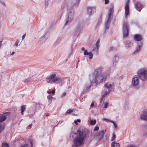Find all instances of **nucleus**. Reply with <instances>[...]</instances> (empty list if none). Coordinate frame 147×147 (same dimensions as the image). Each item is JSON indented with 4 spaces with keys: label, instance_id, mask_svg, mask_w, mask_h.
<instances>
[{
    "label": "nucleus",
    "instance_id": "obj_1",
    "mask_svg": "<svg viewBox=\"0 0 147 147\" xmlns=\"http://www.w3.org/2000/svg\"><path fill=\"white\" fill-rule=\"evenodd\" d=\"M87 132L84 130H78L77 133H73L71 135L74 139V143L72 147H78L82 146L84 139L86 136Z\"/></svg>",
    "mask_w": 147,
    "mask_h": 147
},
{
    "label": "nucleus",
    "instance_id": "obj_2",
    "mask_svg": "<svg viewBox=\"0 0 147 147\" xmlns=\"http://www.w3.org/2000/svg\"><path fill=\"white\" fill-rule=\"evenodd\" d=\"M102 68L99 67L96 69L94 74L90 77V80L92 82H95L96 85L105 81L106 77H103L102 74Z\"/></svg>",
    "mask_w": 147,
    "mask_h": 147
},
{
    "label": "nucleus",
    "instance_id": "obj_3",
    "mask_svg": "<svg viewBox=\"0 0 147 147\" xmlns=\"http://www.w3.org/2000/svg\"><path fill=\"white\" fill-rule=\"evenodd\" d=\"M114 90V86L110 84L107 83L105 85L104 87V89L102 97L100 99V104H102L103 98L107 94L109 93L110 91H113Z\"/></svg>",
    "mask_w": 147,
    "mask_h": 147
},
{
    "label": "nucleus",
    "instance_id": "obj_4",
    "mask_svg": "<svg viewBox=\"0 0 147 147\" xmlns=\"http://www.w3.org/2000/svg\"><path fill=\"white\" fill-rule=\"evenodd\" d=\"M56 74H53L51 75L50 77L47 79V80L48 83H52L54 82L56 84H61L60 86L63 81V79L59 77H56Z\"/></svg>",
    "mask_w": 147,
    "mask_h": 147
},
{
    "label": "nucleus",
    "instance_id": "obj_5",
    "mask_svg": "<svg viewBox=\"0 0 147 147\" xmlns=\"http://www.w3.org/2000/svg\"><path fill=\"white\" fill-rule=\"evenodd\" d=\"M137 76L142 81H145L147 78V69L144 68L139 69L138 71Z\"/></svg>",
    "mask_w": 147,
    "mask_h": 147
},
{
    "label": "nucleus",
    "instance_id": "obj_6",
    "mask_svg": "<svg viewBox=\"0 0 147 147\" xmlns=\"http://www.w3.org/2000/svg\"><path fill=\"white\" fill-rule=\"evenodd\" d=\"M84 25L82 23H78L76 26L74 28L72 32L74 36H76L81 33L83 30Z\"/></svg>",
    "mask_w": 147,
    "mask_h": 147
},
{
    "label": "nucleus",
    "instance_id": "obj_7",
    "mask_svg": "<svg viewBox=\"0 0 147 147\" xmlns=\"http://www.w3.org/2000/svg\"><path fill=\"white\" fill-rule=\"evenodd\" d=\"M68 10L69 14L65 24V25L68 24L74 18V12L72 8H69V7H68Z\"/></svg>",
    "mask_w": 147,
    "mask_h": 147
},
{
    "label": "nucleus",
    "instance_id": "obj_8",
    "mask_svg": "<svg viewBox=\"0 0 147 147\" xmlns=\"http://www.w3.org/2000/svg\"><path fill=\"white\" fill-rule=\"evenodd\" d=\"M129 26L127 22L124 21L123 25V37H127L128 35Z\"/></svg>",
    "mask_w": 147,
    "mask_h": 147
},
{
    "label": "nucleus",
    "instance_id": "obj_9",
    "mask_svg": "<svg viewBox=\"0 0 147 147\" xmlns=\"http://www.w3.org/2000/svg\"><path fill=\"white\" fill-rule=\"evenodd\" d=\"M105 132V131L104 130L101 131H98L95 134V137H96L97 140L99 141L103 138Z\"/></svg>",
    "mask_w": 147,
    "mask_h": 147
},
{
    "label": "nucleus",
    "instance_id": "obj_10",
    "mask_svg": "<svg viewBox=\"0 0 147 147\" xmlns=\"http://www.w3.org/2000/svg\"><path fill=\"white\" fill-rule=\"evenodd\" d=\"M87 10L88 14L90 15L93 14L96 11V8L94 7H88L87 8Z\"/></svg>",
    "mask_w": 147,
    "mask_h": 147
},
{
    "label": "nucleus",
    "instance_id": "obj_11",
    "mask_svg": "<svg viewBox=\"0 0 147 147\" xmlns=\"http://www.w3.org/2000/svg\"><path fill=\"white\" fill-rule=\"evenodd\" d=\"M129 12V4L128 2H127L125 4V17L127 18L128 16Z\"/></svg>",
    "mask_w": 147,
    "mask_h": 147
},
{
    "label": "nucleus",
    "instance_id": "obj_12",
    "mask_svg": "<svg viewBox=\"0 0 147 147\" xmlns=\"http://www.w3.org/2000/svg\"><path fill=\"white\" fill-rule=\"evenodd\" d=\"M8 113H3V114H0V123L4 121L7 118L6 114Z\"/></svg>",
    "mask_w": 147,
    "mask_h": 147
},
{
    "label": "nucleus",
    "instance_id": "obj_13",
    "mask_svg": "<svg viewBox=\"0 0 147 147\" xmlns=\"http://www.w3.org/2000/svg\"><path fill=\"white\" fill-rule=\"evenodd\" d=\"M142 6V4L140 2H136L135 3V8L138 10L139 11H140L141 8Z\"/></svg>",
    "mask_w": 147,
    "mask_h": 147
},
{
    "label": "nucleus",
    "instance_id": "obj_14",
    "mask_svg": "<svg viewBox=\"0 0 147 147\" xmlns=\"http://www.w3.org/2000/svg\"><path fill=\"white\" fill-rule=\"evenodd\" d=\"M111 16H108L107 19L105 23V27L106 29H108L109 26V25L110 24Z\"/></svg>",
    "mask_w": 147,
    "mask_h": 147
},
{
    "label": "nucleus",
    "instance_id": "obj_15",
    "mask_svg": "<svg viewBox=\"0 0 147 147\" xmlns=\"http://www.w3.org/2000/svg\"><path fill=\"white\" fill-rule=\"evenodd\" d=\"M140 118L143 120H147V111H144L141 114Z\"/></svg>",
    "mask_w": 147,
    "mask_h": 147
},
{
    "label": "nucleus",
    "instance_id": "obj_16",
    "mask_svg": "<svg viewBox=\"0 0 147 147\" xmlns=\"http://www.w3.org/2000/svg\"><path fill=\"white\" fill-rule=\"evenodd\" d=\"M139 83V80L137 77L134 78L132 79V84L133 86H137Z\"/></svg>",
    "mask_w": 147,
    "mask_h": 147
},
{
    "label": "nucleus",
    "instance_id": "obj_17",
    "mask_svg": "<svg viewBox=\"0 0 147 147\" xmlns=\"http://www.w3.org/2000/svg\"><path fill=\"white\" fill-rule=\"evenodd\" d=\"M114 8V5L113 4H111L110 5L109 8V9L108 15L109 16H111L112 14L113 9Z\"/></svg>",
    "mask_w": 147,
    "mask_h": 147
},
{
    "label": "nucleus",
    "instance_id": "obj_18",
    "mask_svg": "<svg viewBox=\"0 0 147 147\" xmlns=\"http://www.w3.org/2000/svg\"><path fill=\"white\" fill-rule=\"evenodd\" d=\"M142 43L141 42H140V43H138V45L136 49V50L134 52V53L136 54L140 50L142 46Z\"/></svg>",
    "mask_w": 147,
    "mask_h": 147
},
{
    "label": "nucleus",
    "instance_id": "obj_19",
    "mask_svg": "<svg viewBox=\"0 0 147 147\" xmlns=\"http://www.w3.org/2000/svg\"><path fill=\"white\" fill-rule=\"evenodd\" d=\"M134 39L136 41H140L142 39V36L140 34H136L134 36Z\"/></svg>",
    "mask_w": 147,
    "mask_h": 147
},
{
    "label": "nucleus",
    "instance_id": "obj_20",
    "mask_svg": "<svg viewBox=\"0 0 147 147\" xmlns=\"http://www.w3.org/2000/svg\"><path fill=\"white\" fill-rule=\"evenodd\" d=\"M92 81H90L86 84V89L88 91L89 89L90 88V87L92 85Z\"/></svg>",
    "mask_w": 147,
    "mask_h": 147
},
{
    "label": "nucleus",
    "instance_id": "obj_21",
    "mask_svg": "<svg viewBox=\"0 0 147 147\" xmlns=\"http://www.w3.org/2000/svg\"><path fill=\"white\" fill-rule=\"evenodd\" d=\"M120 144L119 143L113 142L111 144L112 147H120Z\"/></svg>",
    "mask_w": 147,
    "mask_h": 147
},
{
    "label": "nucleus",
    "instance_id": "obj_22",
    "mask_svg": "<svg viewBox=\"0 0 147 147\" xmlns=\"http://www.w3.org/2000/svg\"><path fill=\"white\" fill-rule=\"evenodd\" d=\"M47 98L49 101V104H50L52 102V100L53 97L50 95H49L47 96Z\"/></svg>",
    "mask_w": 147,
    "mask_h": 147
},
{
    "label": "nucleus",
    "instance_id": "obj_23",
    "mask_svg": "<svg viewBox=\"0 0 147 147\" xmlns=\"http://www.w3.org/2000/svg\"><path fill=\"white\" fill-rule=\"evenodd\" d=\"M5 127V124L3 123H0V133L3 129Z\"/></svg>",
    "mask_w": 147,
    "mask_h": 147
},
{
    "label": "nucleus",
    "instance_id": "obj_24",
    "mask_svg": "<svg viewBox=\"0 0 147 147\" xmlns=\"http://www.w3.org/2000/svg\"><path fill=\"white\" fill-rule=\"evenodd\" d=\"M125 46L127 48H129L131 45L132 44L131 42L128 41L126 42Z\"/></svg>",
    "mask_w": 147,
    "mask_h": 147
},
{
    "label": "nucleus",
    "instance_id": "obj_25",
    "mask_svg": "<svg viewBox=\"0 0 147 147\" xmlns=\"http://www.w3.org/2000/svg\"><path fill=\"white\" fill-rule=\"evenodd\" d=\"M32 77H31L30 78H27L24 81V82L25 83L30 82L32 81Z\"/></svg>",
    "mask_w": 147,
    "mask_h": 147
},
{
    "label": "nucleus",
    "instance_id": "obj_26",
    "mask_svg": "<svg viewBox=\"0 0 147 147\" xmlns=\"http://www.w3.org/2000/svg\"><path fill=\"white\" fill-rule=\"evenodd\" d=\"M119 59V57L117 56H115L114 58V62L113 63V65H114V63L115 62V64H116V63L118 61Z\"/></svg>",
    "mask_w": 147,
    "mask_h": 147
},
{
    "label": "nucleus",
    "instance_id": "obj_27",
    "mask_svg": "<svg viewBox=\"0 0 147 147\" xmlns=\"http://www.w3.org/2000/svg\"><path fill=\"white\" fill-rule=\"evenodd\" d=\"M25 105H23L21 107V113L22 115H23V112L25 109Z\"/></svg>",
    "mask_w": 147,
    "mask_h": 147
},
{
    "label": "nucleus",
    "instance_id": "obj_28",
    "mask_svg": "<svg viewBox=\"0 0 147 147\" xmlns=\"http://www.w3.org/2000/svg\"><path fill=\"white\" fill-rule=\"evenodd\" d=\"M88 55L89 58L90 59H92L93 57V55L91 52H89Z\"/></svg>",
    "mask_w": 147,
    "mask_h": 147
},
{
    "label": "nucleus",
    "instance_id": "obj_29",
    "mask_svg": "<svg viewBox=\"0 0 147 147\" xmlns=\"http://www.w3.org/2000/svg\"><path fill=\"white\" fill-rule=\"evenodd\" d=\"M74 109H69L68 110H67V112L66 113H66L67 114H69L70 113H71L74 111Z\"/></svg>",
    "mask_w": 147,
    "mask_h": 147
},
{
    "label": "nucleus",
    "instance_id": "obj_30",
    "mask_svg": "<svg viewBox=\"0 0 147 147\" xmlns=\"http://www.w3.org/2000/svg\"><path fill=\"white\" fill-rule=\"evenodd\" d=\"M96 123V120L93 121L92 120H91L90 121V124L92 125H93L95 124Z\"/></svg>",
    "mask_w": 147,
    "mask_h": 147
},
{
    "label": "nucleus",
    "instance_id": "obj_31",
    "mask_svg": "<svg viewBox=\"0 0 147 147\" xmlns=\"http://www.w3.org/2000/svg\"><path fill=\"white\" fill-rule=\"evenodd\" d=\"M1 147H9V146L7 143H3Z\"/></svg>",
    "mask_w": 147,
    "mask_h": 147
},
{
    "label": "nucleus",
    "instance_id": "obj_32",
    "mask_svg": "<svg viewBox=\"0 0 147 147\" xmlns=\"http://www.w3.org/2000/svg\"><path fill=\"white\" fill-rule=\"evenodd\" d=\"M100 43L99 40H98L96 43V45L97 49H98L99 47V43Z\"/></svg>",
    "mask_w": 147,
    "mask_h": 147
},
{
    "label": "nucleus",
    "instance_id": "obj_33",
    "mask_svg": "<svg viewBox=\"0 0 147 147\" xmlns=\"http://www.w3.org/2000/svg\"><path fill=\"white\" fill-rule=\"evenodd\" d=\"M89 53L88 52L87 50L85 49L84 50V55H88L89 54Z\"/></svg>",
    "mask_w": 147,
    "mask_h": 147
},
{
    "label": "nucleus",
    "instance_id": "obj_34",
    "mask_svg": "<svg viewBox=\"0 0 147 147\" xmlns=\"http://www.w3.org/2000/svg\"><path fill=\"white\" fill-rule=\"evenodd\" d=\"M115 138V135L114 133H113V136L111 138V141H113L114 140Z\"/></svg>",
    "mask_w": 147,
    "mask_h": 147
},
{
    "label": "nucleus",
    "instance_id": "obj_35",
    "mask_svg": "<svg viewBox=\"0 0 147 147\" xmlns=\"http://www.w3.org/2000/svg\"><path fill=\"white\" fill-rule=\"evenodd\" d=\"M111 122L112 123H113L115 127L116 128L117 127V125L116 123L115 122H114L113 121H111Z\"/></svg>",
    "mask_w": 147,
    "mask_h": 147
},
{
    "label": "nucleus",
    "instance_id": "obj_36",
    "mask_svg": "<svg viewBox=\"0 0 147 147\" xmlns=\"http://www.w3.org/2000/svg\"><path fill=\"white\" fill-rule=\"evenodd\" d=\"M66 94V93L65 92H64L61 94V97L62 98L63 97V96H65V95Z\"/></svg>",
    "mask_w": 147,
    "mask_h": 147
},
{
    "label": "nucleus",
    "instance_id": "obj_37",
    "mask_svg": "<svg viewBox=\"0 0 147 147\" xmlns=\"http://www.w3.org/2000/svg\"><path fill=\"white\" fill-rule=\"evenodd\" d=\"M103 119L104 120H105V121H107V122H108V121H109L110 122H111V121H112V120H110L109 119H107V118H103Z\"/></svg>",
    "mask_w": 147,
    "mask_h": 147
},
{
    "label": "nucleus",
    "instance_id": "obj_38",
    "mask_svg": "<svg viewBox=\"0 0 147 147\" xmlns=\"http://www.w3.org/2000/svg\"><path fill=\"white\" fill-rule=\"evenodd\" d=\"M99 129V127H95L94 129V131H98V130Z\"/></svg>",
    "mask_w": 147,
    "mask_h": 147
},
{
    "label": "nucleus",
    "instance_id": "obj_39",
    "mask_svg": "<svg viewBox=\"0 0 147 147\" xmlns=\"http://www.w3.org/2000/svg\"><path fill=\"white\" fill-rule=\"evenodd\" d=\"M114 49V48L113 47H110L109 48V50L110 51H113Z\"/></svg>",
    "mask_w": 147,
    "mask_h": 147
},
{
    "label": "nucleus",
    "instance_id": "obj_40",
    "mask_svg": "<svg viewBox=\"0 0 147 147\" xmlns=\"http://www.w3.org/2000/svg\"><path fill=\"white\" fill-rule=\"evenodd\" d=\"M19 42H20V41L19 40H17L16 41V42L15 43V45H16V46H18V45L19 43Z\"/></svg>",
    "mask_w": 147,
    "mask_h": 147
},
{
    "label": "nucleus",
    "instance_id": "obj_41",
    "mask_svg": "<svg viewBox=\"0 0 147 147\" xmlns=\"http://www.w3.org/2000/svg\"><path fill=\"white\" fill-rule=\"evenodd\" d=\"M108 103H107L105 104V106L104 107V108H106L107 107V106L108 105Z\"/></svg>",
    "mask_w": 147,
    "mask_h": 147
},
{
    "label": "nucleus",
    "instance_id": "obj_42",
    "mask_svg": "<svg viewBox=\"0 0 147 147\" xmlns=\"http://www.w3.org/2000/svg\"><path fill=\"white\" fill-rule=\"evenodd\" d=\"M105 1V4H107L109 3V0H104Z\"/></svg>",
    "mask_w": 147,
    "mask_h": 147
},
{
    "label": "nucleus",
    "instance_id": "obj_43",
    "mask_svg": "<svg viewBox=\"0 0 147 147\" xmlns=\"http://www.w3.org/2000/svg\"><path fill=\"white\" fill-rule=\"evenodd\" d=\"M22 147H28V145L25 144L23 145L22 146Z\"/></svg>",
    "mask_w": 147,
    "mask_h": 147
},
{
    "label": "nucleus",
    "instance_id": "obj_44",
    "mask_svg": "<svg viewBox=\"0 0 147 147\" xmlns=\"http://www.w3.org/2000/svg\"><path fill=\"white\" fill-rule=\"evenodd\" d=\"M25 35H26L25 34L23 35L22 36V40H23L24 38L25 37Z\"/></svg>",
    "mask_w": 147,
    "mask_h": 147
},
{
    "label": "nucleus",
    "instance_id": "obj_45",
    "mask_svg": "<svg viewBox=\"0 0 147 147\" xmlns=\"http://www.w3.org/2000/svg\"><path fill=\"white\" fill-rule=\"evenodd\" d=\"M94 105V103L93 102L92 103L91 105H90V106L91 107H93Z\"/></svg>",
    "mask_w": 147,
    "mask_h": 147
},
{
    "label": "nucleus",
    "instance_id": "obj_46",
    "mask_svg": "<svg viewBox=\"0 0 147 147\" xmlns=\"http://www.w3.org/2000/svg\"><path fill=\"white\" fill-rule=\"evenodd\" d=\"M127 147H135L134 146L132 145H129V146H128Z\"/></svg>",
    "mask_w": 147,
    "mask_h": 147
},
{
    "label": "nucleus",
    "instance_id": "obj_47",
    "mask_svg": "<svg viewBox=\"0 0 147 147\" xmlns=\"http://www.w3.org/2000/svg\"><path fill=\"white\" fill-rule=\"evenodd\" d=\"M81 49L82 51H84L85 50V49L84 47H82V48Z\"/></svg>",
    "mask_w": 147,
    "mask_h": 147
},
{
    "label": "nucleus",
    "instance_id": "obj_48",
    "mask_svg": "<svg viewBox=\"0 0 147 147\" xmlns=\"http://www.w3.org/2000/svg\"><path fill=\"white\" fill-rule=\"evenodd\" d=\"M55 90H52V93H53V94H54V93H55Z\"/></svg>",
    "mask_w": 147,
    "mask_h": 147
},
{
    "label": "nucleus",
    "instance_id": "obj_49",
    "mask_svg": "<svg viewBox=\"0 0 147 147\" xmlns=\"http://www.w3.org/2000/svg\"><path fill=\"white\" fill-rule=\"evenodd\" d=\"M76 121L77 122H80V119H78Z\"/></svg>",
    "mask_w": 147,
    "mask_h": 147
},
{
    "label": "nucleus",
    "instance_id": "obj_50",
    "mask_svg": "<svg viewBox=\"0 0 147 147\" xmlns=\"http://www.w3.org/2000/svg\"><path fill=\"white\" fill-rule=\"evenodd\" d=\"M2 42V41H0V47H1V44Z\"/></svg>",
    "mask_w": 147,
    "mask_h": 147
},
{
    "label": "nucleus",
    "instance_id": "obj_51",
    "mask_svg": "<svg viewBox=\"0 0 147 147\" xmlns=\"http://www.w3.org/2000/svg\"><path fill=\"white\" fill-rule=\"evenodd\" d=\"M30 144L31 145V147H32L33 144H32V142H30Z\"/></svg>",
    "mask_w": 147,
    "mask_h": 147
},
{
    "label": "nucleus",
    "instance_id": "obj_52",
    "mask_svg": "<svg viewBox=\"0 0 147 147\" xmlns=\"http://www.w3.org/2000/svg\"><path fill=\"white\" fill-rule=\"evenodd\" d=\"M32 126V125L31 124L29 125V126L30 127H31Z\"/></svg>",
    "mask_w": 147,
    "mask_h": 147
},
{
    "label": "nucleus",
    "instance_id": "obj_53",
    "mask_svg": "<svg viewBox=\"0 0 147 147\" xmlns=\"http://www.w3.org/2000/svg\"><path fill=\"white\" fill-rule=\"evenodd\" d=\"M14 52L13 51L12 52V53H11V55H13L14 53Z\"/></svg>",
    "mask_w": 147,
    "mask_h": 147
},
{
    "label": "nucleus",
    "instance_id": "obj_54",
    "mask_svg": "<svg viewBox=\"0 0 147 147\" xmlns=\"http://www.w3.org/2000/svg\"><path fill=\"white\" fill-rule=\"evenodd\" d=\"M74 122L76 124H78V123H77V121H75Z\"/></svg>",
    "mask_w": 147,
    "mask_h": 147
},
{
    "label": "nucleus",
    "instance_id": "obj_55",
    "mask_svg": "<svg viewBox=\"0 0 147 147\" xmlns=\"http://www.w3.org/2000/svg\"><path fill=\"white\" fill-rule=\"evenodd\" d=\"M98 21L99 22H101V19H99L98 20Z\"/></svg>",
    "mask_w": 147,
    "mask_h": 147
},
{
    "label": "nucleus",
    "instance_id": "obj_56",
    "mask_svg": "<svg viewBox=\"0 0 147 147\" xmlns=\"http://www.w3.org/2000/svg\"><path fill=\"white\" fill-rule=\"evenodd\" d=\"M47 92L48 93H49V94H51V91H47Z\"/></svg>",
    "mask_w": 147,
    "mask_h": 147
},
{
    "label": "nucleus",
    "instance_id": "obj_57",
    "mask_svg": "<svg viewBox=\"0 0 147 147\" xmlns=\"http://www.w3.org/2000/svg\"><path fill=\"white\" fill-rule=\"evenodd\" d=\"M36 105H37V104L38 105H39V106H40V104H39V103H38V104H37V103H36Z\"/></svg>",
    "mask_w": 147,
    "mask_h": 147
},
{
    "label": "nucleus",
    "instance_id": "obj_58",
    "mask_svg": "<svg viewBox=\"0 0 147 147\" xmlns=\"http://www.w3.org/2000/svg\"><path fill=\"white\" fill-rule=\"evenodd\" d=\"M49 115V114H47V115H46V116H48Z\"/></svg>",
    "mask_w": 147,
    "mask_h": 147
},
{
    "label": "nucleus",
    "instance_id": "obj_59",
    "mask_svg": "<svg viewBox=\"0 0 147 147\" xmlns=\"http://www.w3.org/2000/svg\"><path fill=\"white\" fill-rule=\"evenodd\" d=\"M34 122H35V120H34Z\"/></svg>",
    "mask_w": 147,
    "mask_h": 147
}]
</instances>
